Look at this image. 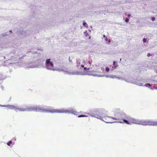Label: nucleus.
<instances>
[{
  "instance_id": "1",
  "label": "nucleus",
  "mask_w": 157,
  "mask_h": 157,
  "mask_svg": "<svg viewBox=\"0 0 157 157\" xmlns=\"http://www.w3.org/2000/svg\"><path fill=\"white\" fill-rule=\"evenodd\" d=\"M113 113L114 117H107V118H111L114 120L119 121L113 122V123L118 122L122 123H124L127 124H130V122L132 123H134V118L127 115L119 109L114 110L113 111Z\"/></svg>"
},
{
  "instance_id": "2",
  "label": "nucleus",
  "mask_w": 157,
  "mask_h": 157,
  "mask_svg": "<svg viewBox=\"0 0 157 157\" xmlns=\"http://www.w3.org/2000/svg\"><path fill=\"white\" fill-rule=\"evenodd\" d=\"M107 111L104 109H94L90 110L87 113L92 117H94L105 122L107 123H112L113 122H109L106 121L107 119L103 118L107 115Z\"/></svg>"
},
{
  "instance_id": "3",
  "label": "nucleus",
  "mask_w": 157,
  "mask_h": 157,
  "mask_svg": "<svg viewBox=\"0 0 157 157\" xmlns=\"http://www.w3.org/2000/svg\"><path fill=\"white\" fill-rule=\"evenodd\" d=\"M133 124L142 125L143 126H157V121H154L152 120H139L134 119Z\"/></svg>"
},
{
  "instance_id": "4",
  "label": "nucleus",
  "mask_w": 157,
  "mask_h": 157,
  "mask_svg": "<svg viewBox=\"0 0 157 157\" xmlns=\"http://www.w3.org/2000/svg\"><path fill=\"white\" fill-rule=\"evenodd\" d=\"M50 106L44 105H36V112L41 113H54L55 109H50Z\"/></svg>"
},
{
  "instance_id": "5",
  "label": "nucleus",
  "mask_w": 157,
  "mask_h": 157,
  "mask_svg": "<svg viewBox=\"0 0 157 157\" xmlns=\"http://www.w3.org/2000/svg\"><path fill=\"white\" fill-rule=\"evenodd\" d=\"M121 79L128 83H131L139 86H143V84L139 82L140 78L135 79L129 75H127L125 77L121 78Z\"/></svg>"
},
{
  "instance_id": "6",
  "label": "nucleus",
  "mask_w": 157,
  "mask_h": 157,
  "mask_svg": "<svg viewBox=\"0 0 157 157\" xmlns=\"http://www.w3.org/2000/svg\"><path fill=\"white\" fill-rule=\"evenodd\" d=\"M54 113H65L68 114H72L75 115H78V112L74 110L72 108H71L68 109H55Z\"/></svg>"
},
{
  "instance_id": "7",
  "label": "nucleus",
  "mask_w": 157,
  "mask_h": 157,
  "mask_svg": "<svg viewBox=\"0 0 157 157\" xmlns=\"http://www.w3.org/2000/svg\"><path fill=\"white\" fill-rule=\"evenodd\" d=\"M45 67L48 69L51 70L55 71V69H53L54 64L51 61V59H47L45 61Z\"/></svg>"
},
{
  "instance_id": "8",
  "label": "nucleus",
  "mask_w": 157,
  "mask_h": 157,
  "mask_svg": "<svg viewBox=\"0 0 157 157\" xmlns=\"http://www.w3.org/2000/svg\"><path fill=\"white\" fill-rule=\"evenodd\" d=\"M36 105H32L27 107L26 108L19 109L20 111H35L36 112Z\"/></svg>"
},
{
  "instance_id": "9",
  "label": "nucleus",
  "mask_w": 157,
  "mask_h": 157,
  "mask_svg": "<svg viewBox=\"0 0 157 157\" xmlns=\"http://www.w3.org/2000/svg\"><path fill=\"white\" fill-rule=\"evenodd\" d=\"M42 65H37L35 62L30 63L28 64L27 68H33L35 67L40 68L42 67Z\"/></svg>"
},
{
  "instance_id": "10",
  "label": "nucleus",
  "mask_w": 157,
  "mask_h": 157,
  "mask_svg": "<svg viewBox=\"0 0 157 157\" xmlns=\"http://www.w3.org/2000/svg\"><path fill=\"white\" fill-rule=\"evenodd\" d=\"M72 75H90L89 73L87 72H85V71H76L75 72H72Z\"/></svg>"
},
{
  "instance_id": "11",
  "label": "nucleus",
  "mask_w": 157,
  "mask_h": 157,
  "mask_svg": "<svg viewBox=\"0 0 157 157\" xmlns=\"http://www.w3.org/2000/svg\"><path fill=\"white\" fill-rule=\"evenodd\" d=\"M7 107L10 109H14L16 111L17 109L18 110L20 111V110L19 109H22V108H20L18 106H15L13 105H7Z\"/></svg>"
},
{
  "instance_id": "12",
  "label": "nucleus",
  "mask_w": 157,
  "mask_h": 157,
  "mask_svg": "<svg viewBox=\"0 0 157 157\" xmlns=\"http://www.w3.org/2000/svg\"><path fill=\"white\" fill-rule=\"evenodd\" d=\"M90 68H87L86 67H84V68H83L84 70V71H86V72H87L88 73H88L89 72H93V71H90Z\"/></svg>"
},
{
  "instance_id": "13",
  "label": "nucleus",
  "mask_w": 157,
  "mask_h": 157,
  "mask_svg": "<svg viewBox=\"0 0 157 157\" xmlns=\"http://www.w3.org/2000/svg\"><path fill=\"white\" fill-rule=\"evenodd\" d=\"M147 86V87L148 86L149 88L152 89L151 88L152 85L150 84V83H147L146 84H145L144 85H143V86Z\"/></svg>"
},
{
  "instance_id": "14",
  "label": "nucleus",
  "mask_w": 157,
  "mask_h": 157,
  "mask_svg": "<svg viewBox=\"0 0 157 157\" xmlns=\"http://www.w3.org/2000/svg\"><path fill=\"white\" fill-rule=\"evenodd\" d=\"M8 33H6L1 34L0 35V38H3V37H4L5 36H8Z\"/></svg>"
},
{
  "instance_id": "15",
  "label": "nucleus",
  "mask_w": 157,
  "mask_h": 157,
  "mask_svg": "<svg viewBox=\"0 0 157 157\" xmlns=\"http://www.w3.org/2000/svg\"><path fill=\"white\" fill-rule=\"evenodd\" d=\"M6 78V77H4V76H3V75L2 74V73L0 74V80H1L2 79H4Z\"/></svg>"
},
{
  "instance_id": "16",
  "label": "nucleus",
  "mask_w": 157,
  "mask_h": 157,
  "mask_svg": "<svg viewBox=\"0 0 157 157\" xmlns=\"http://www.w3.org/2000/svg\"><path fill=\"white\" fill-rule=\"evenodd\" d=\"M18 51V50L16 49V50H15L14 51H12V52H11V53L12 54H15L17 55V56H18L19 55L18 54H17V53H16Z\"/></svg>"
},
{
  "instance_id": "17",
  "label": "nucleus",
  "mask_w": 157,
  "mask_h": 157,
  "mask_svg": "<svg viewBox=\"0 0 157 157\" xmlns=\"http://www.w3.org/2000/svg\"><path fill=\"white\" fill-rule=\"evenodd\" d=\"M89 74H90V75H93L94 76H98V77L101 76V75H98L97 74H89Z\"/></svg>"
},
{
  "instance_id": "18",
  "label": "nucleus",
  "mask_w": 157,
  "mask_h": 157,
  "mask_svg": "<svg viewBox=\"0 0 157 157\" xmlns=\"http://www.w3.org/2000/svg\"><path fill=\"white\" fill-rule=\"evenodd\" d=\"M37 65H42V67H44V63H43L42 62H39L38 63H36Z\"/></svg>"
},
{
  "instance_id": "19",
  "label": "nucleus",
  "mask_w": 157,
  "mask_h": 157,
  "mask_svg": "<svg viewBox=\"0 0 157 157\" xmlns=\"http://www.w3.org/2000/svg\"><path fill=\"white\" fill-rule=\"evenodd\" d=\"M118 66V65H113L112 67L113 68L112 70H111V71H113V70L116 69Z\"/></svg>"
},
{
  "instance_id": "20",
  "label": "nucleus",
  "mask_w": 157,
  "mask_h": 157,
  "mask_svg": "<svg viewBox=\"0 0 157 157\" xmlns=\"http://www.w3.org/2000/svg\"><path fill=\"white\" fill-rule=\"evenodd\" d=\"M64 73H67L69 75H72V72H69L67 71H63Z\"/></svg>"
},
{
  "instance_id": "21",
  "label": "nucleus",
  "mask_w": 157,
  "mask_h": 157,
  "mask_svg": "<svg viewBox=\"0 0 157 157\" xmlns=\"http://www.w3.org/2000/svg\"><path fill=\"white\" fill-rule=\"evenodd\" d=\"M83 25L85 27H86L87 26V24L85 21H83L82 22Z\"/></svg>"
},
{
  "instance_id": "22",
  "label": "nucleus",
  "mask_w": 157,
  "mask_h": 157,
  "mask_svg": "<svg viewBox=\"0 0 157 157\" xmlns=\"http://www.w3.org/2000/svg\"><path fill=\"white\" fill-rule=\"evenodd\" d=\"M87 117V116H86V115L83 114L80 115L78 116V117Z\"/></svg>"
},
{
  "instance_id": "23",
  "label": "nucleus",
  "mask_w": 157,
  "mask_h": 157,
  "mask_svg": "<svg viewBox=\"0 0 157 157\" xmlns=\"http://www.w3.org/2000/svg\"><path fill=\"white\" fill-rule=\"evenodd\" d=\"M105 68V71H106V72H108L110 70V69L109 67H106Z\"/></svg>"
},
{
  "instance_id": "24",
  "label": "nucleus",
  "mask_w": 157,
  "mask_h": 157,
  "mask_svg": "<svg viewBox=\"0 0 157 157\" xmlns=\"http://www.w3.org/2000/svg\"><path fill=\"white\" fill-rule=\"evenodd\" d=\"M12 143V141L10 140L7 143V144L9 146H10V144Z\"/></svg>"
},
{
  "instance_id": "25",
  "label": "nucleus",
  "mask_w": 157,
  "mask_h": 157,
  "mask_svg": "<svg viewBox=\"0 0 157 157\" xmlns=\"http://www.w3.org/2000/svg\"><path fill=\"white\" fill-rule=\"evenodd\" d=\"M55 71H63V70L61 68H57L56 69H55Z\"/></svg>"
},
{
  "instance_id": "26",
  "label": "nucleus",
  "mask_w": 157,
  "mask_h": 157,
  "mask_svg": "<svg viewBox=\"0 0 157 157\" xmlns=\"http://www.w3.org/2000/svg\"><path fill=\"white\" fill-rule=\"evenodd\" d=\"M118 65L117 62L115 61H113V65Z\"/></svg>"
},
{
  "instance_id": "27",
  "label": "nucleus",
  "mask_w": 157,
  "mask_h": 157,
  "mask_svg": "<svg viewBox=\"0 0 157 157\" xmlns=\"http://www.w3.org/2000/svg\"><path fill=\"white\" fill-rule=\"evenodd\" d=\"M107 115L106 116V117H103V118L104 119V118H106V119H107L106 120V121H109V122H110L109 121V119H110L111 118H108L107 117H107Z\"/></svg>"
},
{
  "instance_id": "28",
  "label": "nucleus",
  "mask_w": 157,
  "mask_h": 157,
  "mask_svg": "<svg viewBox=\"0 0 157 157\" xmlns=\"http://www.w3.org/2000/svg\"><path fill=\"white\" fill-rule=\"evenodd\" d=\"M76 63H77V67H78L80 65V63L79 62H78V60L77 61Z\"/></svg>"
},
{
  "instance_id": "29",
  "label": "nucleus",
  "mask_w": 157,
  "mask_h": 157,
  "mask_svg": "<svg viewBox=\"0 0 157 157\" xmlns=\"http://www.w3.org/2000/svg\"><path fill=\"white\" fill-rule=\"evenodd\" d=\"M106 77H110V78H114V77H115V76H113V75H111L110 76H109L108 75H107L106 76Z\"/></svg>"
},
{
  "instance_id": "30",
  "label": "nucleus",
  "mask_w": 157,
  "mask_h": 157,
  "mask_svg": "<svg viewBox=\"0 0 157 157\" xmlns=\"http://www.w3.org/2000/svg\"><path fill=\"white\" fill-rule=\"evenodd\" d=\"M151 21H155V17H152L151 18Z\"/></svg>"
},
{
  "instance_id": "31",
  "label": "nucleus",
  "mask_w": 157,
  "mask_h": 157,
  "mask_svg": "<svg viewBox=\"0 0 157 157\" xmlns=\"http://www.w3.org/2000/svg\"><path fill=\"white\" fill-rule=\"evenodd\" d=\"M128 21H129V19L128 18H126L125 20V21L126 23L128 22Z\"/></svg>"
},
{
  "instance_id": "32",
  "label": "nucleus",
  "mask_w": 157,
  "mask_h": 157,
  "mask_svg": "<svg viewBox=\"0 0 157 157\" xmlns=\"http://www.w3.org/2000/svg\"><path fill=\"white\" fill-rule=\"evenodd\" d=\"M143 41L144 43H146L147 41V39L145 38H144L143 39Z\"/></svg>"
},
{
  "instance_id": "33",
  "label": "nucleus",
  "mask_w": 157,
  "mask_h": 157,
  "mask_svg": "<svg viewBox=\"0 0 157 157\" xmlns=\"http://www.w3.org/2000/svg\"><path fill=\"white\" fill-rule=\"evenodd\" d=\"M0 106L4 107H7V105H0Z\"/></svg>"
},
{
  "instance_id": "34",
  "label": "nucleus",
  "mask_w": 157,
  "mask_h": 157,
  "mask_svg": "<svg viewBox=\"0 0 157 157\" xmlns=\"http://www.w3.org/2000/svg\"><path fill=\"white\" fill-rule=\"evenodd\" d=\"M151 55V54L150 53H148L147 54V56L148 57H149Z\"/></svg>"
},
{
  "instance_id": "35",
  "label": "nucleus",
  "mask_w": 157,
  "mask_h": 157,
  "mask_svg": "<svg viewBox=\"0 0 157 157\" xmlns=\"http://www.w3.org/2000/svg\"><path fill=\"white\" fill-rule=\"evenodd\" d=\"M30 52H32L33 53H37V52H34L33 51H31Z\"/></svg>"
},
{
  "instance_id": "36",
  "label": "nucleus",
  "mask_w": 157,
  "mask_h": 157,
  "mask_svg": "<svg viewBox=\"0 0 157 157\" xmlns=\"http://www.w3.org/2000/svg\"><path fill=\"white\" fill-rule=\"evenodd\" d=\"M25 56H21V57L19 58L21 60L22 57H24Z\"/></svg>"
},
{
  "instance_id": "37",
  "label": "nucleus",
  "mask_w": 157,
  "mask_h": 157,
  "mask_svg": "<svg viewBox=\"0 0 157 157\" xmlns=\"http://www.w3.org/2000/svg\"><path fill=\"white\" fill-rule=\"evenodd\" d=\"M105 41H107L108 39H107V37H106L105 38Z\"/></svg>"
},
{
  "instance_id": "38",
  "label": "nucleus",
  "mask_w": 157,
  "mask_h": 157,
  "mask_svg": "<svg viewBox=\"0 0 157 157\" xmlns=\"http://www.w3.org/2000/svg\"><path fill=\"white\" fill-rule=\"evenodd\" d=\"M81 67H84V65H81Z\"/></svg>"
},
{
  "instance_id": "39",
  "label": "nucleus",
  "mask_w": 157,
  "mask_h": 157,
  "mask_svg": "<svg viewBox=\"0 0 157 157\" xmlns=\"http://www.w3.org/2000/svg\"><path fill=\"white\" fill-rule=\"evenodd\" d=\"M130 16H131V14H129L128 15V17H129Z\"/></svg>"
},
{
  "instance_id": "40",
  "label": "nucleus",
  "mask_w": 157,
  "mask_h": 157,
  "mask_svg": "<svg viewBox=\"0 0 157 157\" xmlns=\"http://www.w3.org/2000/svg\"><path fill=\"white\" fill-rule=\"evenodd\" d=\"M69 60L70 62H71V63L72 62V61L70 59V58H69Z\"/></svg>"
},
{
  "instance_id": "41",
  "label": "nucleus",
  "mask_w": 157,
  "mask_h": 157,
  "mask_svg": "<svg viewBox=\"0 0 157 157\" xmlns=\"http://www.w3.org/2000/svg\"><path fill=\"white\" fill-rule=\"evenodd\" d=\"M9 32L10 33H12V30H10L9 31Z\"/></svg>"
},
{
  "instance_id": "42",
  "label": "nucleus",
  "mask_w": 157,
  "mask_h": 157,
  "mask_svg": "<svg viewBox=\"0 0 157 157\" xmlns=\"http://www.w3.org/2000/svg\"><path fill=\"white\" fill-rule=\"evenodd\" d=\"M107 41H108V42H110V41H111V40H110V39L109 40H107Z\"/></svg>"
},
{
  "instance_id": "43",
  "label": "nucleus",
  "mask_w": 157,
  "mask_h": 157,
  "mask_svg": "<svg viewBox=\"0 0 157 157\" xmlns=\"http://www.w3.org/2000/svg\"><path fill=\"white\" fill-rule=\"evenodd\" d=\"M103 37H104V38H106V37L105 36V35H103Z\"/></svg>"
},
{
  "instance_id": "44",
  "label": "nucleus",
  "mask_w": 157,
  "mask_h": 157,
  "mask_svg": "<svg viewBox=\"0 0 157 157\" xmlns=\"http://www.w3.org/2000/svg\"><path fill=\"white\" fill-rule=\"evenodd\" d=\"M1 88V89L3 90L4 88V87L3 86H2Z\"/></svg>"
},
{
  "instance_id": "45",
  "label": "nucleus",
  "mask_w": 157,
  "mask_h": 157,
  "mask_svg": "<svg viewBox=\"0 0 157 157\" xmlns=\"http://www.w3.org/2000/svg\"><path fill=\"white\" fill-rule=\"evenodd\" d=\"M152 81H154V82H155H155H156V81L155 80H152Z\"/></svg>"
},
{
  "instance_id": "46",
  "label": "nucleus",
  "mask_w": 157,
  "mask_h": 157,
  "mask_svg": "<svg viewBox=\"0 0 157 157\" xmlns=\"http://www.w3.org/2000/svg\"><path fill=\"white\" fill-rule=\"evenodd\" d=\"M89 39H90L91 38V36H89Z\"/></svg>"
},
{
  "instance_id": "47",
  "label": "nucleus",
  "mask_w": 157,
  "mask_h": 157,
  "mask_svg": "<svg viewBox=\"0 0 157 157\" xmlns=\"http://www.w3.org/2000/svg\"><path fill=\"white\" fill-rule=\"evenodd\" d=\"M3 58H4V59H5V57H3Z\"/></svg>"
},
{
  "instance_id": "48",
  "label": "nucleus",
  "mask_w": 157,
  "mask_h": 157,
  "mask_svg": "<svg viewBox=\"0 0 157 157\" xmlns=\"http://www.w3.org/2000/svg\"><path fill=\"white\" fill-rule=\"evenodd\" d=\"M121 59H120V61H121Z\"/></svg>"
},
{
  "instance_id": "49",
  "label": "nucleus",
  "mask_w": 157,
  "mask_h": 157,
  "mask_svg": "<svg viewBox=\"0 0 157 157\" xmlns=\"http://www.w3.org/2000/svg\"><path fill=\"white\" fill-rule=\"evenodd\" d=\"M88 62H89V64H90V62L89 61H88Z\"/></svg>"
},
{
  "instance_id": "50",
  "label": "nucleus",
  "mask_w": 157,
  "mask_h": 157,
  "mask_svg": "<svg viewBox=\"0 0 157 157\" xmlns=\"http://www.w3.org/2000/svg\"><path fill=\"white\" fill-rule=\"evenodd\" d=\"M14 140H16V138L14 139Z\"/></svg>"
},
{
  "instance_id": "51",
  "label": "nucleus",
  "mask_w": 157,
  "mask_h": 157,
  "mask_svg": "<svg viewBox=\"0 0 157 157\" xmlns=\"http://www.w3.org/2000/svg\"><path fill=\"white\" fill-rule=\"evenodd\" d=\"M14 140H16V138L14 139Z\"/></svg>"
},
{
  "instance_id": "52",
  "label": "nucleus",
  "mask_w": 157,
  "mask_h": 157,
  "mask_svg": "<svg viewBox=\"0 0 157 157\" xmlns=\"http://www.w3.org/2000/svg\"><path fill=\"white\" fill-rule=\"evenodd\" d=\"M140 82H142V81H141V80H140Z\"/></svg>"
},
{
  "instance_id": "53",
  "label": "nucleus",
  "mask_w": 157,
  "mask_h": 157,
  "mask_svg": "<svg viewBox=\"0 0 157 157\" xmlns=\"http://www.w3.org/2000/svg\"><path fill=\"white\" fill-rule=\"evenodd\" d=\"M156 89H157V87H156Z\"/></svg>"
}]
</instances>
